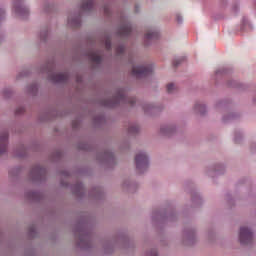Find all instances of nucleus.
<instances>
[{"label": "nucleus", "instance_id": "nucleus-1", "mask_svg": "<svg viewBox=\"0 0 256 256\" xmlns=\"http://www.w3.org/2000/svg\"><path fill=\"white\" fill-rule=\"evenodd\" d=\"M153 73V66L146 65V66H133L132 68V75L137 77V79H141L142 77H147Z\"/></svg>", "mask_w": 256, "mask_h": 256}, {"label": "nucleus", "instance_id": "nucleus-2", "mask_svg": "<svg viewBox=\"0 0 256 256\" xmlns=\"http://www.w3.org/2000/svg\"><path fill=\"white\" fill-rule=\"evenodd\" d=\"M119 103H130L133 105L135 103V99L127 100V96H125L124 91L118 92V94L113 98L112 102H105V107H115V105H119Z\"/></svg>", "mask_w": 256, "mask_h": 256}, {"label": "nucleus", "instance_id": "nucleus-3", "mask_svg": "<svg viewBox=\"0 0 256 256\" xmlns=\"http://www.w3.org/2000/svg\"><path fill=\"white\" fill-rule=\"evenodd\" d=\"M136 169L139 173H143V171H147L149 167V160L147 159V155L143 152H140L135 157Z\"/></svg>", "mask_w": 256, "mask_h": 256}, {"label": "nucleus", "instance_id": "nucleus-4", "mask_svg": "<svg viewBox=\"0 0 256 256\" xmlns=\"http://www.w3.org/2000/svg\"><path fill=\"white\" fill-rule=\"evenodd\" d=\"M239 241L241 245H250V243H253V232L251 229L242 226L239 232Z\"/></svg>", "mask_w": 256, "mask_h": 256}, {"label": "nucleus", "instance_id": "nucleus-5", "mask_svg": "<svg viewBox=\"0 0 256 256\" xmlns=\"http://www.w3.org/2000/svg\"><path fill=\"white\" fill-rule=\"evenodd\" d=\"M14 13L21 17L22 19H25L27 15H29V9L25 7L23 4H21V0H17V2L14 4Z\"/></svg>", "mask_w": 256, "mask_h": 256}, {"label": "nucleus", "instance_id": "nucleus-6", "mask_svg": "<svg viewBox=\"0 0 256 256\" xmlns=\"http://www.w3.org/2000/svg\"><path fill=\"white\" fill-rule=\"evenodd\" d=\"M9 139V132L4 131L0 134V155L7 152V144Z\"/></svg>", "mask_w": 256, "mask_h": 256}, {"label": "nucleus", "instance_id": "nucleus-7", "mask_svg": "<svg viewBox=\"0 0 256 256\" xmlns=\"http://www.w3.org/2000/svg\"><path fill=\"white\" fill-rule=\"evenodd\" d=\"M51 79L54 83H65L69 79V75L67 73H58L52 75Z\"/></svg>", "mask_w": 256, "mask_h": 256}, {"label": "nucleus", "instance_id": "nucleus-8", "mask_svg": "<svg viewBox=\"0 0 256 256\" xmlns=\"http://www.w3.org/2000/svg\"><path fill=\"white\" fill-rule=\"evenodd\" d=\"M131 31H133L131 24L125 23L121 25L119 29V34L122 35V37H127V35H131Z\"/></svg>", "mask_w": 256, "mask_h": 256}, {"label": "nucleus", "instance_id": "nucleus-9", "mask_svg": "<svg viewBox=\"0 0 256 256\" xmlns=\"http://www.w3.org/2000/svg\"><path fill=\"white\" fill-rule=\"evenodd\" d=\"M89 59L92 61V63H96V65L101 64V52L99 51H90L89 52Z\"/></svg>", "mask_w": 256, "mask_h": 256}, {"label": "nucleus", "instance_id": "nucleus-10", "mask_svg": "<svg viewBox=\"0 0 256 256\" xmlns=\"http://www.w3.org/2000/svg\"><path fill=\"white\" fill-rule=\"evenodd\" d=\"M159 38V32L157 31H149L145 34L146 41H153V39Z\"/></svg>", "mask_w": 256, "mask_h": 256}, {"label": "nucleus", "instance_id": "nucleus-11", "mask_svg": "<svg viewBox=\"0 0 256 256\" xmlns=\"http://www.w3.org/2000/svg\"><path fill=\"white\" fill-rule=\"evenodd\" d=\"M82 9L83 11H91V9H93V0H84Z\"/></svg>", "mask_w": 256, "mask_h": 256}, {"label": "nucleus", "instance_id": "nucleus-12", "mask_svg": "<svg viewBox=\"0 0 256 256\" xmlns=\"http://www.w3.org/2000/svg\"><path fill=\"white\" fill-rule=\"evenodd\" d=\"M195 111H198V113H201V115H203V113H205V105L196 104L195 105Z\"/></svg>", "mask_w": 256, "mask_h": 256}, {"label": "nucleus", "instance_id": "nucleus-13", "mask_svg": "<svg viewBox=\"0 0 256 256\" xmlns=\"http://www.w3.org/2000/svg\"><path fill=\"white\" fill-rule=\"evenodd\" d=\"M68 23H69V25L76 27L77 25H79L80 20H79V18H75L74 20H71V18H69Z\"/></svg>", "mask_w": 256, "mask_h": 256}, {"label": "nucleus", "instance_id": "nucleus-14", "mask_svg": "<svg viewBox=\"0 0 256 256\" xmlns=\"http://www.w3.org/2000/svg\"><path fill=\"white\" fill-rule=\"evenodd\" d=\"M116 53L117 55H123V53H125V46L120 45L116 48Z\"/></svg>", "mask_w": 256, "mask_h": 256}, {"label": "nucleus", "instance_id": "nucleus-15", "mask_svg": "<svg viewBox=\"0 0 256 256\" xmlns=\"http://www.w3.org/2000/svg\"><path fill=\"white\" fill-rule=\"evenodd\" d=\"M174 89H175V84L170 83V84L167 85V92L168 93H173Z\"/></svg>", "mask_w": 256, "mask_h": 256}, {"label": "nucleus", "instance_id": "nucleus-16", "mask_svg": "<svg viewBox=\"0 0 256 256\" xmlns=\"http://www.w3.org/2000/svg\"><path fill=\"white\" fill-rule=\"evenodd\" d=\"M105 47H106L107 51H111V39H106Z\"/></svg>", "mask_w": 256, "mask_h": 256}, {"label": "nucleus", "instance_id": "nucleus-17", "mask_svg": "<svg viewBox=\"0 0 256 256\" xmlns=\"http://www.w3.org/2000/svg\"><path fill=\"white\" fill-rule=\"evenodd\" d=\"M161 133H164V135H168V133H171V128H161Z\"/></svg>", "mask_w": 256, "mask_h": 256}, {"label": "nucleus", "instance_id": "nucleus-18", "mask_svg": "<svg viewBox=\"0 0 256 256\" xmlns=\"http://www.w3.org/2000/svg\"><path fill=\"white\" fill-rule=\"evenodd\" d=\"M129 133H137V127H130Z\"/></svg>", "mask_w": 256, "mask_h": 256}, {"label": "nucleus", "instance_id": "nucleus-19", "mask_svg": "<svg viewBox=\"0 0 256 256\" xmlns=\"http://www.w3.org/2000/svg\"><path fill=\"white\" fill-rule=\"evenodd\" d=\"M179 63H181V59H177L173 62L174 67H177V65H179Z\"/></svg>", "mask_w": 256, "mask_h": 256}, {"label": "nucleus", "instance_id": "nucleus-20", "mask_svg": "<svg viewBox=\"0 0 256 256\" xmlns=\"http://www.w3.org/2000/svg\"><path fill=\"white\" fill-rule=\"evenodd\" d=\"M3 15H5V11L3 9H0V19L1 17H3Z\"/></svg>", "mask_w": 256, "mask_h": 256}, {"label": "nucleus", "instance_id": "nucleus-21", "mask_svg": "<svg viewBox=\"0 0 256 256\" xmlns=\"http://www.w3.org/2000/svg\"><path fill=\"white\" fill-rule=\"evenodd\" d=\"M22 111H23V110H21V108H19V109L16 111V113L19 115V114L22 113Z\"/></svg>", "mask_w": 256, "mask_h": 256}, {"label": "nucleus", "instance_id": "nucleus-22", "mask_svg": "<svg viewBox=\"0 0 256 256\" xmlns=\"http://www.w3.org/2000/svg\"><path fill=\"white\" fill-rule=\"evenodd\" d=\"M178 23H181V17L177 18Z\"/></svg>", "mask_w": 256, "mask_h": 256}]
</instances>
